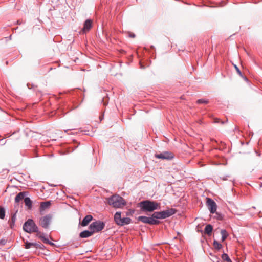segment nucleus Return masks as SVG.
I'll use <instances>...</instances> for the list:
<instances>
[{
    "label": "nucleus",
    "mask_w": 262,
    "mask_h": 262,
    "mask_svg": "<svg viewBox=\"0 0 262 262\" xmlns=\"http://www.w3.org/2000/svg\"><path fill=\"white\" fill-rule=\"evenodd\" d=\"M93 233L94 232H93L92 230H84L80 233L79 236L81 238H87L92 236L93 234Z\"/></svg>",
    "instance_id": "dca6fc26"
},
{
    "label": "nucleus",
    "mask_w": 262,
    "mask_h": 262,
    "mask_svg": "<svg viewBox=\"0 0 262 262\" xmlns=\"http://www.w3.org/2000/svg\"><path fill=\"white\" fill-rule=\"evenodd\" d=\"M23 229L25 232L31 233L35 232V231H37L38 227L32 219H28L24 224Z\"/></svg>",
    "instance_id": "423d86ee"
},
{
    "label": "nucleus",
    "mask_w": 262,
    "mask_h": 262,
    "mask_svg": "<svg viewBox=\"0 0 262 262\" xmlns=\"http://www.w3.org/2000/svg\"><path fill=\"white\" fill-rule=\"evenodd\" d=\"M16 219V214H13L11 217V223L14 224ZM12 226V224H11V226Z\"/></svg>",
    "instance_id": "a878e982"
},
{
    "label": "nucleus",
    "mask_w": 262,
    "mask_h": 262,
    "mask_svg": "<svg viewBox=\"0 0 262 262\" xmlns=\"http://www.w3.org/2000/svg\"><path fill=\"white\" fill-rule=\"evenodd\" d=\"M221 122L222 124L224 123V122H223V121H222Z\"/></svg>",
    "instance_id": "e433bc0d"
},
{
    "label": "nucleus",
    "mask_w": 262,
    "mask_h": 262,
    "mask_svg": "<svg viewBox=\"0 0 262 262\" xmlns=\"http://www.w3.org/2000/svg\"><path fill=\"white\" fill-rule=\"evenodd\" d=\"M243 77H244V79H245V80H248V79H247V78L246 77H244V76H243Z\"/></svg>",
    "instance_id": "473e14b6"
},
{
    "label": "nucleus",
    "mask_w": 262,
    "mask_h": 262,
    "mask_svg": "<svg viewBox=\"0 0 262 262\" xmlns=\"http://www.w3.org/2000/svg\"><path fill=\"white\" fill-rule=\"evenodd\" d=\"M255 152L258 156H259V157L260 156L261 154L260 153H258L257 151H255Z\"/></svg>",
    "instance_id": "7c9ffc66"
},
{
    "label": "nucleus",
    "mask_w": 262,
    "mask_h": 262,
    "mask_svg": "<svg viewBox=\"0 0 262 262\" xmlns=\"http://www.w3.org/2000/svg\"><path fill=\"white\" fill-rule=\"evenodd\" d=\"M216 216H215L217 220H222L223 218V214H220V213H218V214H216Z\"/></svg>",
    "instance_id": "393cba45"
},
{
    "label": "nucleus",
    "mask_w": 262,
    "mask_h": 262,
    "mask_svg": "<svg viewBox=\"0 0 262 262\" xmlns=\"http://www.w3.org/2000/svg\"><path fill=\"white\" fill-rule=\"evenodd\" d=\"M114 219L115 223L120 226H124L131 223L132 219L125 217L124 214H114Z\"/></svg>",
    "instance_id": "20e7f679"
},
{
    "label": "nucleus",
    "mask_w": 262,
    "mask_h": 262,
    "mask_svg": "<svg viewBox=\"0 0 262 262\" xmlns=\"http://www.w3.org/2000/svg\"><path fill=\"white\" fill-rule=\"evenodd\" d=\"M135 212V210H129L128 212H127L126 213H134Z\"/></svg>",
    "instance_id": "c756f323"
},
{
    "label": "nucleus",
    "mask_w": 262,
    "mask_h": 262,
    "mask_svg": "<svg viewBox=\"0 0 262 262\" xmlns=\"http://www.w3.org/2000/svg\"><path fill=\"white\" fill-rule=\"evenodd\" d=\"M5 216V214H0V218L1 219H4Z\"/></svg>",
    "instance_id": "cd10ccee"
},
{
    "label": "nucleus",
    "mask_w": 262,
    "mask_h": 262,
    "mask_svg": "<svg viewBox=\"0 0 262 262\" xmlns=\"http://www.w3.org/2000/svg\"><path fill=\"white\" fill-rule=\"evenodd\" d=\"M129 36H130V37L134 38V37H135L136 35H135V34L132 33V34H130L129 35Z\"/></svg>",
    "instance_id": "c85d7f7f"
},
{
    "label": "nucleus",
    "mask_w": 262,
    "mask_h": 262,
    "mask_svg": "<svg viewBox=\"0 0 262 262\" xmlns=\"http://www.w3.org/2000/svg\"><path fill=\"white\" fill-rule=\"evenodd\" d=\"M234 67H235V69H236L237 73L238 74V75L241 77H243V74H242L241 71H240L239 69L238 68V67L236 65H234Z\"/></svg>",
    "instance_id": "5701e85b"
},
{
    "label": "nucleus",
    "mask_w": 262,
    "mask_h": 262,
    "mask_svg": "<svg viewBox=\"0 0 262 262\" xmlns=\"http://www.w3.org/2000/svg\"><path fill=\"white\" fill-rule=\"evenodd\" d=\"M209 102L208 100H205V99H198L197 101H196V103L199 104H207Z\"/></svg>",
    "instance_id": "4be33fe9"
},
{
    "label": "nucleus",
    "mask_w": 262,
    "mask_h": 262,
    "mask_svg": "<svg viewBox=\"0 0 262 262\" xmlns=\"http://www.w3.org/2000/svg\"><path fill=\"white\" fill-rule=\"evenodd\" d=\"M25 207L27 211H31L33 207V201L29 197L26 196L24 200Z\"/></svg>",
    "instance_id": "ddd939ff"
},
{
    "label": "nucleus",
    "mask_w": 262,
    "mask_h": 262,
    "mask_svg": "<svg viewBox=\"0 0 262 262\" xmlns=\"http://www.w3.org/2000/svg\"><path fill=\"white\" fill-rule=\"evenodd\" d=\"M104 227L105 224L103 222L97 221L91 224L89 229L95 233L101 231L104 229Z\"/></svg>",
    "instance_id": "0eeeda50"
},
{
    "label": "nucleus",
    "mask_w": 262,
    "mask_h": 262,
    "mask_svg": "<svg viewBox=\"0 0 262 262\" xmlns=\"http://www.w3.org/2000/svg\"><path fill=\"white\" fill-rule=\"evenodd\" d=\"M141 68H144V67H143V66H142V65H141Z\"/></svg>",
    "instance_id": "72a5a7b5"
},
{
    "label": "nucleus",
    "mask_w": 262,
    "mask_h": 262,
    "mask_svg": "<svg viewBox=\"0 0 262 262\" xmlns=\"http://www.w3.org/2000/svg\"><path fill=\"white\" fill-rule=\"evenodd\" d=\"M213 230L212 226L210 224H208L206 226L204 229V233L208 235H210Z\"/></svg>",
    "instance_id": "f3484780"
},
{
    "label": "nucleus",
    "mask_w": 262,
    "mask_h": 262,
    "mask_svg": "<svg viewBox=\"0 0 262 262\" xmlns=\"http://www.w3.org/2000/svg\"><path fill=\"white\" fill-rule=\"evenodd\" d=\"M116 213H121V212H119V211H117V212H116Z\"/></svg>",
    "instance_id": "f704fd0d"
},
{
    "label": "nucleus",
    "mask_w": 262,
    "mask_h": 262,
    "mask_svg": "<svg viewBox=\"0 0 262 262\" xmlns=\"http://www.w3.org/2000/svg\"><path fill=\"white\" fill-rule=\"evenodd\" d=\"M52 201H46L40 203L39 211L41 213L43 211H48L51 207Z\"/></svg>",
    "instance_id": "9d476101"
},
{
    "label": "nucleus",
    "mask_w": 262,
    "mask_h": 262,
    "mask_svg": "<svg viewBox=\"0 0 262 262\" xmlns=\"http://www.w3.org/2000/svg\"><path fill=\"white\" fill-rule=\"evenodd\" d=\"M172 214H152L151 216H140L138 220L150 225H158L160 222L159 220L164 219L169 217Z\"/></svg>",
    "instance_id": "f03ea898"
},
{
    "label": "nucleus",
    "mask_w": 262,
    "mask_h": 262,
    "mask_svg": "<svg viewBox=\"0 0 262 262\" xmlns=\"http://www.w3.org/2000/svg\"><path fill=\"white\" fill-rule=\"evenodd\" d=\"M155 157L158 159L171 160L174 157L173 154L171 152L165 151L155 155Z\"/></svg>",
    "instance_id": "1a4fd4ad"
},
{
    "label": "nucleus",
    "mask_w": 262,
    "mask_h": 262,
    "mask_svg": "<svg viewBox=\"0 0 262 262\" xmlns=\"http://www.w3.org/2000/svg\"><path fill=\"white\" fill-rule=\"evenodd\" d=\"M92 22L91 19H87L84 23L82 31L83 33L89 31L92 28Z\"/></svg>",
    "instance_id": "4468645a"
},
{
    "label": "nucleus",
    "mask_w": 262,
    "mask_h": 262,
    "mask_svg": "<svg viewBox=\"0 0 262 262\" xmlns=\"http://www.w3.org/2000/svg\"><path fill=\"white\" fill-rule=\"evenodd\" d=\"M52 219L53 215L52 214H43L39 217V224L43 228L48 229L52 222Z\"/></svg>",
    "instance_id": "39448f33"
},
{
    "label": "nucleus",
    "mask_w": 262,
    "mask_h": 262,
    "mask_svg": "<svg viewBox=\"0 0 262 262\" xmlns=\"http://www.w3.org/2000/svg\"><path fill=\"white\" fill-rule=\"evenodd\" d=\"M213 246L216 249L220 250L222 248V245L216 241H214Z\"/></svg>",
    "instance_id": "412c9836"
},
{
    "label": "nucleus",
    "mask_w": 262,
    "mask_h": 262,
    "mask_svg": "<svg viewBox=\"0 0 262 262\" xmlns=\"http://www.w3.org/2000/svg\"><path fill=\"white\" fill-rule=\"evenodd\" d=\"M6 210L4 207L0 206V213H5Z\"/></svg>",
    "instance_id": "bb28decb"
},
{
    "label": "nucleus",
    "mask_w": 262,
    "mask_h": 262,
    "mask_svg": "<svg viewBox=\"0 0 262 262\" xmlns=\"http://www.w3.org/2000/svg\"><path fill=\"white\" fill-rule=\"evenodd\" d=\"M27 191H21L18 193L15 198V203L18 204L20 201L24 200L28 195Z\"/></svg>",
    "instance_id": "f8f14e48"
},
{
    "label": "nucleus",
    "mask_w": 262,
    "mask_h": 262,
    "mask_svg": "<svg viewBox=\"0 0 262 262\" xmlns=\"http://www.w3.org/2000/svg\"><path fill=\"white\" fill-rule=\"evenodd\" d=\"M137 207L140 208L142 212H151L155 210H160L159 211L154 212V213H176L175 209H172L171 211L169 210H160L161 204L157 201L145 200L140 202L137 204Z\"/></svg>",
    "instance_id": "f257e3e1"
},
{
    "label": "nucleus",
    "mask_w": 262,
    "mask_h": 262,
    "mask_svg": "<svg viewBox=\"0 0 262 262\" xmlns=\"http://www.w3.org/2000/svg\"><path fill=\"white\" fill-rule=\"evenodd\" d=\"M92 219L93 216L91 215H87L81 222H80V224L82 226H86L92 220Z\"/></svg>",
    "instance_id": "2eb2a0df"
},
{
    "label": "nucleus",
    "mask_w": 262,
    "mask_h": 262,
    "mask_svg": "<svg viewBox=\"0 0 262 262\" xmlns=\"http://www.w3.org/2000/svg\"><path fill=\"white\" fill-rule=\"evenodd\" d=\"M0 244H4L3 241H0Z\"/></svg>",
    "instance_id": "2f4dec72"
},
{
    "label": "nucleus",
    "mask_w": 262,
    "mask_h": 262,
    "mask_svg": "<svg viewBox=\"0 0 262 262\" xmlns=\"http://www.w3.org/2000/svg\"><path fill=\"white\" fill-rule=\"evenodd\" d=\"M35 232L36 233V236L41 239L44 243L49 244L50 245H54V244L50 242L48 238L45 237L44 234L39 231L38 229L37 231H35Z\"/></svg>",
    "instance_id": "9b49d317"
},
{
    "label": "nucleus",
    "mask_w": 262,
    "mask_h": 262,
    "mask_svg": "<svg viewBox=\"0 0 262 262\" xmlns=\"http://www.w3.org/2000/svg\"><path fill=\"white\" fill-rule=\"evenodd\" d=\"M36 245H35L34 247L36 249H42V248L44 247V246L41 244H37L36 243Z\"/></svg>",
    "instance_id": "b1692460"
},
{
    "label": "nucleus",
    "mask_w": 262,
    "mask_h": 262,
    "mask_svg": "<svg viewBox=\"0 0 262 262\" xmlns=\"http://www.w3.org/2000/svg\"><path fill=\"white\" fill-rule=\"evenodd\" d=\"M206 205L210 211V213H217L216 212V204L214 200L211 198H207Z\"/></svg>",
    "instance_id": "6e6552de"
},
{
    "label": "nucleus",
    "mask_w": 262,
    "mask_h": 262,
    "mask_svg": "<svg viewBox=\"0 0 262 262\" xmlns=\"http://www.w3.org/2000/svg\"><path fill=\"white\" fill-rule=\"evenodd\" d=\"M221 233L222 235V241H224L228 237V233L226 230H222Z\"/></svg>",
    "instance_id": "a211bd4d"
},
{
    "label": "nucleus",
    "mask_w": 262,
    "mask_h": 262,
    "mask_svg": "<svg viewBox=\"0 0 262 262\" xmlns=\"http://www.w3.org/2000/svg\"><path fill=\"white\" fill-rule=\"evenodd\" d=\"M35 245H36V243H30V242H26L25 243V248L26 249H29L31 247H34Z\"/></svg>",
    "instance_id": "aec40b11"
},
{
    "label": "nucleus",
    "mask_w": 262,
    "mask_h": 262,
    "mask_svg": "<svg viewBox=\"0 0 262 262\" xmlns=\"http://www.w3.org/2000/svg\"><path fill=\"white\" fill-rule=\"evenodd\" d=\"M107 203L115 208H122L126 204V201L119 195H114L109 198Z\"/></svg>",
    "instance_id": "7ed1b4c3"
},
{
    "label": "nucleus",
    "mask_w": 262,
    "mask_h": 262,
    "mask_svg": "<svg viewBox=\"0 0 262 262\" xmlns=\"http://www.w3.org/2000/svg\"><path fill=\"white\" fill-rule=\"evenodd\" d=\"M222 259L225 262H232L228 254L224 253L222 255Z\"/></svg>",
    "instance_id": "6ab92c4d"
},
{
    "label": "nucleus",
    "mask_w": 262,
    "mask_h": 262,
    "mask_svg": "<svg viewBox=\"0 0 262 262\" xmlns=\"http://www.w3.org/2000/svg\"><path fill=\"white\" fill-rule=\"evenodd\" d=\"M216 259H217V262H219V259L217 258H216Z\"/></svg>",
    "instance_id": "c9c22d12"
}]
</instances>
